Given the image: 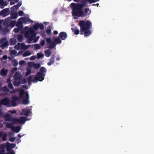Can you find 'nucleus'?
Segmentation results:
<instances>
[{
  "label": "nucleus",
  "mask_w": 154,
  "mask_h": 154,
  "mask_svg": "<svg viewBox=\"0 0 154 154\" xmlns=\"http://www.w3.org/2000/svg\"><path fill=\"white\" fill-rule=\"evenodd\" d=\"M47 34L49 35L51 33V28L50 26H49L48 27L47 29L45 31Z\"/></svg>",
  "instance_id": "nucleus-36"
},
{
  "label": "nucleus",
  "mask_w": 154,
  "mask_h": 154,
  "mask_svg": "<svg viewBox=\"0 0 154 154\" xmlns=\"http://www.w3.org/2000/svg\"><path fill=\"white\" fill-rule=\"evenodd\" d=\"M89 8H86L85 9V13L86 15H89L91 13V11L89 12Z\"/></svg>",
  "instance_id": "nucleus-50"
},
{
  "label": "nucleus",
  "mask_w": 154,
  "mask_h": 154,
  "mask_svg": "<svg viewBox=\"0 0 154 154\" xmlns=\"http://www.w3.org/2000/svg\"><path fill=\"white\" fill-rule=\"evenodd\" d=\"M40 44L42 46H44L45 45V41L44 40L41 41L40 42Z\"/></svg>",
  "instance_id": "nucleus-63"
},
{
  "label": "nucleus",
  "mask_w": 154,
  "mask_h": 154,
  "mask_svg": "<svg viewBox=\"0 0 154 154\" xmlns=\"http://www.w3.org/2000/svg\"><path fill=\"white\" fill-rule=\"evenodd\" d=\"M38 29V23L34 25L32 27H29V34H32V36H35L36 31Z\"/></svg>",
  "instance_id": "nucleus-8"
},
{
  "label": "nucleus",
  "mask_w": 154,
  "mask_h": 154,
  "mask_svg": "<svg viewBox=\"0 0 154 154\" xmlns=\"http://www.w3.org/2000/svg\"><path fill=\"white\" fill-rule=\"evenodd\" d=\"M79 17H83L86 16L85 14V12L83 11L82 10H81V11L80 12Z\"/></svg>",
  "instance_id": "nucleus-43"
},
{
  "label": "nucleus",
  "mask_w": 154,
  "mask_h": 154,
  "mask_svg": "<svg viewBox=\"0 0 154 154\" xmlns=\"http://www.w3.org/2000/svg\"><path fill=\"white\" fill-rule=\"evenodd\" d=\"M55 55H52L49 60V62L47 63L48 65L50 66L54 63Z\"/></svg>",
  "instance_id": "nucleus-18"
},
{
  "label": "nucleus",
  "mask_w": 154,
  "mask_h": 154,
  "mask_svg": "<svg viewBox=\"0 0 154 154\" xmlns=\"http://www.w3.org/2000/svg\"><path fill=\"white\" fill-rule=\"evenodd\" d=\"M17 42L16 39L14 38H11L10 40V44L11 45H15Z\"/></svg>",
  "instance_id": "nucleus-32"
},
{
  "label": "nucleus",
  "mask_w": 154,
  "mask_h": 154,
  "mask_svg": "<svg viewBox=\"0 0 154 154\" xmlns=\"http://www.w3.org/2000/svg\"><path fill=\"white\" fill-rule=\"evenodd\" d=\"M21 83L20 80H15L13 83L14 85L15 86H18Z\"/></svg>",
  "instance_id": "nucleus-33"
},
{
  "label": "nucleus",
  "mask_w": 154,
  "mask_h": 154,
  "mask_svg": "<svg viewBox=\"0 0 154 154\" xmlns=\"http://www.w3.org/2000/svg\"><path fill=\"white\" fill-rule=\"evenodd\" d=\"M0 154H6V151L4 149L0 150Z\"/></svg>",
  "instance_id": "nucleus-61"
},
{
  "label": "nucleus",
  "mask_w": 154,
  "mask_h": 154,
  "mask_svg": "<svg viewBox=\"0 0 154 154\" xmlns=\"http://www.w3.org/2000/svg\"><path fill=\"white\" fill-rule=\"evenodd\" d=\"M21 49L26 50L29 48V45H26L24 43H20Z\"/></svg>",
  "instance_id": "nucleus-30"
},
{
  "label": "nucleus",
  "mask_w": 154,
  "mask_h": 154,
  "mask_svg": "<svg viewBox=\"0 0 154 154\" xmlns=\"http://www.w3.org/2000/svg\"><path fill=\"white\" fill-rule=\"evenodd\" d=\"M21 129V128L19 126L15 127L13 126L12 128V130L13 131H15L17 133H18Z\"/></svg>",
  "instance_id": "nucleus-25"
},
{
  "label": "nucleus",
  "mask_w": 154,
  "mask_h": 154,
  "mask_svg": "<svg viewBox=\"0 0 154 154\" xmlns=\"http://www.w3.org/2000/svg\"><path fill=\"white\" fill-rule=\"evenodd\" d=\"M25 63V62L24 60H22L20 61L19 62V64L21 66V65H24Z\"/></svg>",
  "instance_id": "nucleus-59"
},
{
  "label": "nucleus",
  "mask_w": 154,
  "mask_h": 154,
  "mask_svg": "<svg viewBox=\"0 0 154 154\" xmlns=\"http://www.w3.org/2000/svg\"><path fill=\"white\" fill-rule=\"evenodd\" d=\"M41 35L43 38H45L46 36L45 32L44 31H41Z\"/></svg>",
  "instance_id": "nucleus-53"
},
{
  "label": "nucleus",
  "mask_w": 154,
  "mask_h": 154,
  "mask_svg": "<svg viewBox=\"0 0 154 154\" xmlns=\"http://www.w3.org/2000/svg\"><path fill=\"white\" fill-rule=\"evenodd\" d=\"M46 42L48 43H51V39L50 38H47L46 39Z\"/></svg>",
  "instance_id": "nucleus-57"
},
{
  "label": "nucleus",
  "mask_w": 154,
  "mask_h": 154,
  "mask_svg": "<svg viewBox=\"0 0 154 154\" xmlns=\"http://www.w3.org/2000/svg\"><path fill=\"white\" fill-rule=\"evenodd\" d=\"M41 66L39 63H36L34 62H29V74L31 73V69L33 68L35 69L39 68Z\"/></svg>",
  "instance_id": "nucleus-7"
},
{
  "label": "nucleus",
  "mask_w": 154,
  "mask_h": 154,
  "mask_svg": "<svg viewBox=\"0 0 154 154\" xmlns=\"http://www.w3.org/2000/svg\"><path fill=\"white\" fill-rule=\"evenodd\" d=\"M85 1H87V2L90 3V4L92 3H94L98 1H96L95 0H85Z\"/></svg>",
  "instance_id": "nucleus-56"
},
{
  "label": "nucleus",
  "mask_w": 154,
  "mask_h": 154,
  "mask_svg": "<svg viewBox=\"0 0 154 154\" xmlns=\"http://www.w3.org/2000/svg\"><path fill=\"white\" fill-rule=\"evenodd\" d=\"M47 70L44 67H42L40 69V72L42 73H44L46 72Z\"/></svg>",
  "instance_id": "nucleus-44"
},
{
  "label": "nucleus",
  "mask_w": 154,
  "mask_h": 154,
  "mask_svg": "<svg viewBox=\"0 0 154 154\" xmlns=\"http://www.w3.org/2000/svg\"><path fill=\"white\" fill-rule=\"evenodd\" d=\"M18 14L19 16H22L23 14V12L22 11H19V12L18 13Z\"/></svg>",
  "instance_id": "nucleus-64"
},
{
  "label": "nucleus",
  "mask_w": 154,
  "mask_h": 154,
  "mask_svg": "<svg viewBox=\"0 0 154 154\" xmlns=\"http://www.w3.org/2000/svg\"><path fill=\"white\" fill-rule=\"evenodd\" d=\"M36 35L37 33H36L35 36H32V34H29V43H31L32 42L34 43H36L38 42L40 37L39 36H38L36 37Z\"/></svg>",
  "instance_id": "nucleus-9"
},
{
  "label": "nucleus",
  "mask_w": 154,
  "mask_h": 154,
  "mask_svg": "<svg viewBox=\"0 0 154 154\" xmlns=\"http://www.w3.org/2000/svg\"><path fill=\"white\" fill-rule=\"evenodd\" d=\"M19 20V21H20L23 23H26L27 21H29V18L21 17L20 18Z\"/></svg>",
  "instance_id": "nucleus-26"
},
{
  "label": "nucleus",
  "mask_w": 154,
  "mask_h": 154,
  "mask_svg": "<svg viewBox=\"0 0 154 154\" xmlns=\"http://www.w3.org/2000/svg\"><path fill=\"white\" fill-rule=\"evenodd\" d=\"M7 153L6 154H15L14 151L9 146H7L6 148Z\"/></svg>",
  "instance_id": "nucleus-22"
},
{
  "label": "nucleus",
  "mask_w": 154,
  "mask_h": 154,
  "mask_svg": "<svg viewBox=\"0 0 154 154\" xmlns=\"http://www.w3.org/2000/svg\"><path fill=\"white\" fill-rule=\"evenodd\" d=\"M12 62L13 66H16L18 64L17 61L16 59L12 60Z\"/></svg>",
  "instance_id": "nucleus-42"
},
{
  "label": "nucleus",
  "mask_w": 154,
  "mask_h": 154,
  "mask_svg": "<svg viewBox=\"0 0 154 154\" xmlns=\"http://www.w3.org/2000/svg\"><path fill=\"white\" fill-rule=\"evenodd\" d=\"M18 16V13L13 11V12H11V17L10 18H11V19H14L17 17Z\"/></svg>",
  "instance_id": "nucleus-23"
},
{
  "label": "nucleus",
  "mask_w": 154,
  "mask_h": 154,
  "mask_svg": "<svg viewBox=\"0 0 154 154\" xmlns=\"http://www.w3.org/2000/svg\"><path fill=\"white\" fill-rule=\"evenodd\" d=\"M44 56V54L42 52L38 53L37 54V57L38 59L42 58Z\"/></svg>",
  "instance_id": "nucleus-46"
},
{
  "label": "nucleus",
  "mask_w": 154,
  "mask_h": 154,
  "mask_svg": "<svg viewBox=\"0 0 154 154\" xmlns=\"http://www.w3.org/2000/svg\"><path fill=\"white\" fill-rule=\"evenodd\" d=\"M36 58V56H33L29 58V60H35Z\"/></svg>",
  "instance_id": "nucleus-60"
},
{
  "label": "nucleus",
  "mask_w": 154,
  "mask_h": 154,
  "mask_svg": "<svg viewBox=\"0 0 154 154\" xmlns=\"http://www.w3.org/2000/svg\"><path fill=\"white\" fill-rule=\"evenodd\" d=\"M56 45V44L54 42H52L49 44V48L51 49H52L55 47Z\"/></svg>",
  "instance_id": "nucleus-40"
},
{
  "label": "nucleus",
  "mask_w": 154,
  "mask_h": 154,
  "mask_svg": "<svg viewBox=\"0 0 154 154\" xmlns=\"http://www.w3.org/2000/svg\"><path fill=\"white\" fill-rule=\"evenodd\" d=\"M20 31H21V29L18 28H16L14 29V31L15 33L18 32Z\"/></svg>",
  "instance_id": "nucleus-55"
},
{
  "label": "nucleus",
  "mask_w": 154,
  "mask_h": 154,
  "mask_svg": "<svg viewBox=\"0 0 154 154\" xmlns=\"http://www.w3.org/2000/svg\"><path fill=\"white\" fill-rule=\"evenodd\" d=\"M16 21H11V20L10 23H9V27L10 26L11 27H14L16 25Z\"/></svg>",
  "instance_id": "nucleus-37"
},
{
  "label": "nucleus",
  "mask_w": 154,
  "mask_h": 154,
  "mask_svg": "<svg viewBox=\"0 0 154 154\" xmlns=\"http://www.w3.org/2000/svg\"><path fill=\"white\" fill-rule=\"evenodd\" d=\"M8 71V69L3 68L1 70V75L2 76H5L7 75Z\"/></svg>",
  "instance_id": "nucleus-24"
},
{
  "label": "nucleus",
  "mask_w": 154,
  "mask_h": 154,
  "mask_svg": "<svg viewBox=\"0 0 154 154\" xmlns=\"http://www.w3.org/2000/svg\"><path fill=\"white\" fill-rule=\"evenodd\" d=\"M35 48L36 49H39L41 48V46L39 44H36L35 45Z\"/></svg>",
  "instance_id": "nucleus-52"
},
{
  "label": "nucleus",
  "mask_w": 154,
  "mask_h": 154,
  "mask_svg": "<svg viewBox=\"0 0 154 154\" xmlns=\"http://www.w3.org/2000/svg\"><path fill=\"white\" fill-rule=\"evenodd\" d=\"M6 41H7V39L5 37L1 39L0 40V45H2V43L5 42Z\"/></svg>",
  "instance_id": "nucleus-49"
},
{
  "label": "nucleus",
  "mask_w": 154,
  "mask_h": 154,
  "mask_svg": "<svg viewBox=\"0 0 154 154\" xmlns=\"http://www.w3.org/2000/svg\"><path fill=\"white\" fill-rule=\"evenodd\" d=\"M2 140L3 141H5L6 140V138L7 136V134L6 133H5L4 134H3L2 136Z\"/></svg>",
  "instance_id": "nucleus-48"
},
{
  "label": "nucleus",
  "mask_w": 154,
  "mask_h": 154,
  "mask_svg": "<svg viewBox=\"0 0 154 154\" xmlns=\"http://www.w3.org/2000/svg\"><path fill=\"white\" fill-rule=\"evenodd\" d=\"M86 3L83 2L82 4H75L72 3L70 6L72 10V14L73 16L79 17L80 12L81 10L85 6Z\"/></svg>",
  "instance_id": "nucleus-2"
},
{
  "label": "nucleus",
  "mask_w": 154,
  "mask_h": 154,
  "mask_svg": "<svg viewBox=\"0 0 154 154\" xmlns=\"http://www.w3.org/2000/svg\"><path fill=\"white\" fill-rule=\"evenodd\" d=\"M9 45V42L8 41H6L5 42L0 45V47L2 48H7Z\"/></svg>",
  "instance_id": "nucleus-28"
},
{
  "label": "nucleus",
  "mask_w": 154,
  "mask_h": 154,
  "mask_svg": "<svg viewBox=\"0 0 154 154\" xmlns=\"http://www.w3.org/2000/svg\"><path fill=\"white\" fill-rule=\"evenodd\" d=\"M55 43H56L57 44H60L62 42L61 40H60V38L59 37H57L55 39H54V42Z\"/></svg>",
  "instance_id": "nucleus-35"
},
{
  "label": "nucleus",
  "mask_w": 154,
  "mask_h": 154,
  "mask_svg": "<svg viewBox=\"0 0 154 154\" xmlns=\"http://www.w3.org/2000/svg\"><path fill=\"white\" fill-rule=\"evenodd\" d=\"M15 48L17 50H18L21 48L20 43H18L14 46Z\"/></svg>",
  "instance_id": "nucleus-47"
},
{
  "label": "nucleus",
  "mask_w": 154,
  "mask_h": 154,
  "mask_svg": "<svg viewBox=\"0 0 154 154\" xmlns=\"http://www.w3.org/2000/svg\"><path fill=\"white\" fill-rule=\"evenodd\" d=\"M16 26L20 29H21V32L22 33H23L24 30L23 29V23L20 21L18 20V22L16 23Z\"/></svg>",
  "instance_id": "nucleus-13"
},
{
  "label": "nucleus",
  "mask_w": 154,
  "mask_h": 154,
  "mask_svg": "<svg viewBox=\"0 0 154 154\" xmlns=\"http://www.w3.org/2000/svg\"><path fill=\"white\" fill-rule=\"evenodd\" d=\"M13 123V124L11 123H7L6 125V127L8 128H12L13 127V125H14Z\"/></svg>",
  "instance_id": "nucleus-39"
},
{
  "label": "nucleus",
  "mask_w": 154,
  "mask_h": 154,
  "mask_svg": "<svg viewBox=\"0 0 154 154\" xmlns=\"http://www.w3.org/2000/svg\"><path fill=\"white\" fill-rule=\"evenodd\" d=\"M10 13L9 8H6L2 10L0 12V15L5 17L8 15Z\"/></svg>",
  "instance_id": "nucleus-12"
},
{
  "label": "nucleus",
  "mask_w": 154,
  "mask_h": 154,
  "mask_svg": "<svg viewBox=\"0 0 154 154\" xmlns=\"http://www.w3.org/2000/svg\"><path fill=\"white\" fill-rule=\"evenodd\" d=\"M23 37L22 35L19 34L17 35V38L19 42H21L23 40Z\"/></svg>",
  "instance_id": "nucleus-29"
},
{
  "label": "nucleus",
  "mask_w": 154,
  "mask_h": 154,
  "mask_svg": "<svg viewBox=\"0 0 154 154\" xmlns=\"http://www.w3.org/2000/svg\"><path fill=\"white\" fill-rule=\"evenodd\" d=\"M19 92V99L21 100L22 98H24L25 97H28L29 96L28 92H25V91L23 89H20L18 90Z\"/></svg>",
  "instance_id": "nucleus-5"
},
{
  "label": "nucleus",
  "mask_w": 154,
  "mask_h": 154,
  "mask_svg": "<svg viewBox=\"0 0 154 154\" xmlns=\"http://www.w3.org/2000/svg\"><path fill=\"white\" fill-rule=\"evenodd\" d=\"M11 18L10 17H8L5 19L4 21L3 25L6 28L9 27V23H10Z\"/></svg>",
  "instance_id": "nucleus-17"
},
{
  "label": "nucleus",
  "mask_w": 154,
  "mask_h": 154,
  "mask_svg": "<svg viewBox=\"0 0 154 154\" xmlns=\"http://www.w3.org/2000/svg\"><path fill=\"white\" fill-rule=\"evenodd\" d=\"M28 97H25L24 98H22L23 100V102L24 104H28L29 102Z\"/></svg>",
  "instance_id": "nucleus-38"
},
{
  "label": "nucleus",
  "mask_w": 154,
  "mask_h": 154,
  "mask_svg": "<svg viewBox=\"0 0 154 154\" xmlns=\"http://www.w3.org/2000/svg\"><path fill=\"white\" fill-rule=\"evenodd\" d=\"M15 80H20L22 78V76L18 72H16L14 76Z\"/></svg>",
  "instance_id": "nucleus-15"
},
{
  "label": "nucleus",
  "mask_w": 154,
  "mask_h": 154,
  "mask_svg": "<svg viewBox=\"0 0 154 154\" xmlns=\"http://www.w3.org/2000/svg\"><path fill=\"white\" fill-rule=\"evenodd\" d=\"M45 54L46 57H49L51 55L52 52L50 49H47L45 51Z\"/></svg>",
  "instance_id": "nucleus-27"
},
{
  "label": "nucleus",
  "mask_w": 154,
  "mask_h": 154,
  "mask_svg": "<svg viewBox=\"0 0 154 154\" xmlns=\"http://www.w3.org/2000/svg\"><path fill=\"white\" fill-rule=\"evenodd\" d=\"M79 25L80 26V34H84V36H88L92 33L90 28L92 26V23L89 20L86 21L82 20L79 21Z\"/></svg>",
  "instance_id": "nucleus-1"
},
{
  "label": "nucleus",
  "mask_w": 154,
  "mask_h": 154,
  "mask_svg": "<svg viewBox=\"0 0 154 154\" xmlns=\"http://www.w3.org/2000/svg\"><path fill=\"white\" fill-rule=\"evenodd\" d=\"M4 91L8 92L9 91V90L7 87L5 86L4 87L3 89Z\"/></svg>",
  "instance_id": "nucleus-62"
},
{
  "label": "nucleus",
  "mask_w": 154,
  "mask_h": 154,
  "mask_svg": "<svg viewBox=\"0 0 154 154\" xmlns=\"http://www.w3.org/2000/svg\"><path fill=\"white\" fill-rule=\"evenodd\" d=\"M8 4V3L7 1L0 0V6L1 8H3L4 7L7 5Z\"/></svg>",
  "instance_id": "nucleus-20"
},
{
  "label": "nucleus",
  "mask_w": 154,
  "mask_h": 154,
  "mask_svg": "<svg viewBox=\"0 0 154 154\" xmlns=\"http://www.w3.org/2000/svg\"><path fill=\"white\" fill-rule=\"evenodd\" d=\"M20 52V51L19 52H18V54H17V51H16L15 50H12L11 51V55H17L19 54Z\"/></svg>",
  "instance_id": "nucleus-45"
},
{
  "label": "nucleus",
  "mask_w": 154,
  "mask_h": 154,
  "mask_svg": "<svg viewBox=\"0 0 154 154\" xmlns=\"http://www.w3.org/2000/svg\"><path fill=\"white\" fill-rule=\"evenodd\" d=\"M27 65L28 66L26 68L27 72L26 73V76H27L28 75H29V62L27 63Z\"/></svg>",
  "instance_id": "nucleus-51"
},
{
  "label": "nucleus",
  "mask_w": 154,
  "mask_h": 154,
  "mask_svg": "<svg viewBox=\"0 0 154 154\" xmlns=\"http://www.w3.org/2000/svg\"><path fill=\"white\" fill-rule=\"evenodd\" d=\"M15 120L14 124L17 123L21 124H24L27 120H29L27 118L24 117H20L19 119L15 118Z\"/></svg>",
  "instance_id": "nucleus-4"
},
{
  "label": "nucleus",
  "mask_w": 154,
  "mask_h": 154,
  "mask_svg": "<svg viewBox=\"0 0 154 154\" xmlns=\"http://www.w3.org/2000/svg\"><path fill=\"white\" fill-rule=\"evenodd\" d=\"M22 3L19 2L17 5H15L12 7H11V12H13L14 11L15 9H17L19 8V7L21 6Z\"/></svg>",
  "instance_id": "nucleus-19"
},
{
  "label": "nucleus",
  "mask_w": 154,
  "mask_h": 154,
  "mask_svg": "<svg viewBox=\"0 0 154 154\" xmlns=\"http://www.w3.org/2000/svg\"><path fill=\"white\" fill-rule=\"evenodd\" d=\"M38 28H39V29L41 30H42L44 29V25L42 23H38Z\"/></svg>",
  "instance_id": "nucleus-41"
},
{
  "label": "nucleus",
  "mask_w": 154,
  "mask_h": 154,
  "mask_svg": "<svg viewBox=\"0 0 154 154\" xmlns=\"http://www.w3.org/2000/svg\"><path fill=\"white\" fill-rule=\"evenodd\" d=\"M20 115L21 116L24 115L28 116L29 115V110H27L25 109H23L22 112L20 113Z\"/></svg>",
  "instance_id": "nucleus-21"
},
{
  "label": "nucleus",
  "mask_w": 154,
  "mask_h": 154,
  "mask_svg": "<svg viewBox=\"0 0 154 154\" xmlns=\"http://www.w3.org/2000/svg\"><path fill=\"white\" fill-rule=\"evenodd\" d=\"M23 55L24 57L29 56V50H27L23 54Z\"/></svg>",
  "instance_id": "nucleus-54"
},
{
  "label": "nucleus",
  "mask_w": 154,
  "mask_h": 154,
  "mask_svg": "<svg viewBox=\"0 0 154 154\" xmlns=\"http://www.w3.org/2000/svg\"><path fill=\"white\" fill-rule=\"evenodd\" d=\"M45 74L40 72H37L33 79L31 75H29V85H31L32 82L34 83H36L38 81H42L44 79Z\"/></svg>",
  "instance_id": "nucleus-3"
},
{
  "label": "nucleus",
  "mask_w": 154,
  "mask_h": 154,
  "mask_svg": "<svg viewBox=\"0 0 154 154\" xmlns=\"http://www.w3.org/2000/svg\"><path fill=\"white\" fill-rule=\"evenodd\" d=\"M20 100L18 97L15 96L13 97L12 100L10 102V106H17L18 104L17 102Z\"/></svg>",
  "instance_id": "nucleus-6"
},
{
  "label": "nucleus",
  "mask_w": 154,
  "mask_h": 154,
  "mask_svg": "<svg viewBox=\"0 0 154 154\" xmlns=\"http://www.w3.org/2000/svg\"><path fill=\"white\" fill-rule=\"evenodd\" d=\"M1 103L4 105L10 106V102L9 99L8 97H5L1 100Z\"/></svg>",
  "instance_id": "nucleus-11"
},
{
  "label": "nucleus",
  "mask_w": 154,
  "mask_h": 154,
  "mask_svg": "<svg viewBox=\"0 0 154 154\" xmlns=\"http://www.w3.org/2000/svg\"><path fill=\"white\" fill-rule=\"evenodd\" d=\"M11 80L10 79L8 78L7 80V82L9 83L8 86L9 88L11 89H13L14 87H13V85L11 83Z\"/></svg>",
  "instance_id": "nucleus-31"
},
{
  "label": "nucleus",
  "mask_w": 154,
  "mask_h": 154,
  "mask_svg": "<svg viewBox=\"0 0 154 154\" xmlns=\"http://www.w3.org/2000/svg\"><path fill=\"white\" fill-rule=\"evenodd\" d=\"M16 139V137H12L10 138L9 141L11 142H13Z\"/></svg>",
  "instance_id": "nucleus-58"
},
{
  "label": "nucleus",
  "mask_w": 154,
  "mask_h": 154,
  "mask_svg": "<svg viewBox=\"0 0 154 154\" xmlns=\"http://www.w3.org/2000/svg\"><path fill=\"white\" fill-rule=\"evenodd\" d=\"M71 29L72 31L74 32V34L75 35H77L79 33V30L78 29H77V27H76L75 29L72 28Z\"/></svg>",
  "instance_id": "nucleus-34"
},
{
  "label": "nucleus",
  "mask_w": 154,
  "mask_h": 154,
  "mask_svg": "<svg viewBox=\"0 0 154 154\" xmlns=\"http://www.w3.org/2000/svg\"><path fill=\"white\" fill-rule=\"evenodd\" d=\"M59 36L62 40H64L67 38V35L65 32H62L59 34Z\"/></svg>",
  "instance_id": "nucleus-14"
},
{
  "label": "nucleus",
  "mask_w": 154,
  "mask_h": 154,
  "mask_svg": "<svg viewBox=\"0 0 154 154\" xmlns=\"http://www.w3.org/2000/svg\"><path fill=\"white\" fill-rule=\"evenodd\" d=\"M4 117L5 119V121L12 122L14 124L15 118L12 117L8 114H7Z\"/></svg>",
  "instance_id": "nucleus-10"
},
{
  "label": "nucleus",
  "mask_w": 154,
  "mask_h": 154,
  "mask_svg": "<svg viewBox=\"0 0 154 154\" xmlns=\"http://www.w3.org/2000/svg\"><path fill=\"white\" fill-rule=\"evenodd\" d=\"M25 28L27 29L24 32V30L23 31L24 36L25 38H27L26 41L27 42L29 43V26H26L25 27Z\"/></svg>",
  "instance_id": "nucleus-16"
}]
</instances>
